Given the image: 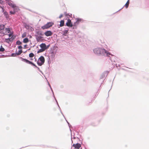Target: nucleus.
<instances>
[{
  "label": "nucleus",
  "instance_id": "nucleus-12",
  "mask_svg": "<svg viewBox=\"0 0 149 149\" xmlns=\"http://www.w3.org/2000/svg\"><path fill=\"white\" fill-rule=\"evenodd\" d=\"M36 38V40L38 42L40 41L42 38V37L40 36H37Z\"/></svg>",
  "mask_w": 149,
  "mask_h": 149
},
{
  "label": "nucleus",
  "instance_id": "nucleus-24",
  "mask_svg": "<svg viewBox=\"0 0 149 149\" xmlns=\"http://www.w3.org/2000/svg\"><path fill=\"white\" fill-rule=\"evenodd\" d=\"M22 44V42L19 40H18L16 42V44L18 45H20Z\"/></svg>",
  "mask_w": 149,
  "mask_h": 149
},
{
  "label": "nucleus",
  "instance_id": "nucleus-1",
  "mask_svg": "<svg viewBox=\"0 0 149 149\" xmlns=\"http://www.w3.org/2000/svg\"><path fill=\"white\" fill-rule=\"evenodd\" d=\"M94 53L98 55H105L106 54L107 56H108L111 54L108 52L104 49L99 48H97L93 50Z\"/></svg>",
  "mask_w": 149,
  "mask_h": 149
},
{
  "label": "nucleus",
  "instance_id": "nucleus-9",
  "mask_svg": "<svg viewBox=\"0 0 149 149\" xmlns=\"http://www.w3.org/2000/svg\"><path fill=\"white\" fill-rule=\"evenodd\" d=\"M22 52V50H19L17 53L15 54L13 53L12 54V56H15L16 55H20Z\"/></svg>",
  "mask_w": 149,
  "mask_h": 149
},
{
  "label": "nucleus",
  "instance_id": "nucleus-5",
  "mask_svg": "<svg viewBox=\"0 0 149 149\" xmlns=\"http://www.w3.org/2000/svg\"><path fill=\"white\" fill-rule=\"evenodd\" d=\"M66 25L69 27H72L73 26V24L71 20L70 19H68L66 23Z\"/></svg>",
  "mask_w": 149,
  "mask_h": 149
},
{
  "label": "nucleus",
  "instance_id": "nucleus-14",
  "mask_svg": "<svg viewBox=\"0 0 149 149\" xmlns=\"http://www.w3.org/2000/svg\"><path fill=\"white\" fill-rule=\"evenodd\" d=\"M60 26L61 27L63 26L64 25V21L63 20H61L60 22Z\"/></svg>",
  "mask_w": 149,
  "mask_h": 149
},
{
  "label": "nucleus",
  "instance_id": "nucleus-29",
  "mask_svg": "<svg viewBox=\"0 0 149 149\" xmlns=\"http://www.w3.org/2000/svg\"><path fill=\"white\" fill-rule=\"evenodd\" d=\"M10 13L11 14H15V12L14 11H10Z\"/></svg>",
  "mask_w": 149,
  "mask_h": 149
},
{
  "label": "nucleus",
  "instance_id": "nucleus-7",
  "mask_svg": "<svg viewBox=\"0 0 149 149\" xmlns=\"http://www.w3.org/2000/svg\"><path fill=\"white\" fill-rule=\"evenodd\" d=\"M44 34L47 36H51L52 35V33L50 31H47L45 32Z\"/></svg>",
  "mask_w": 149,
  "mask_h": 149
},
{
  "label": "nucleus",
  "instance_id": "nucleus-3",
  "mask_svg": "<svg viewBox=\"0 0 149 149\" xmlns=\"http://www.w3.org/2000/svg\"><path fill=\"white\" fill-rule=\"evenodd\" d=\"M53 24L54 23L52 22H48L47 24L42 26L41 28L43 30L47 29L52 26Z\"/></svg>",
  "mask_w": 149,
  "mask_h": 149
},
{
  "label": "nucleus",
  "instance_id": "nucleus-30",
  "mask_svg": "<svg viewBox=\"0 0 149 149\" xmlns=\"http://www.w3.org/2000/svg\"><path fill=\"white\" fill-rule=\"evenodd\" d=\"M3 1L2 0H0V4H3Z\"/></svg>",
  "mask_w": 149,
  "mask_h": 149
},
{
  "label": "nucleus",
  "instance_id": "nucleus-23",
  "mask_svg": "<svg viewBox=\"0 0 149 149\" xmlns=\"http://www.w3.org/2000/svg\"><path fill=\"white\" fill-rule=\"evenodd\" d=\"M5 50V49H4L2 47V46H1V48H0V52H3Z\"/></svg>",
  "mask_w": 149,
  "mask_h": 149
},
{
  "label": "nucleus",
  "instance_id": "nucleus-33",
  "mask_svg": "<svg viewBox=\"0 0 149 149\" xmlns=\"http://www.w3.org/2000/svg\"><path fill=\"white\" fill-rule=\"evenodd\" d=\"M63 16V15H61L59 16V18H61Z\"/></svg>",
  "mask_w": 149,
  "mask_h": 149
},
{
  "label": "nucleus",
  "instance_id": "nucleus-4",
  "mask_svg": "<svg viewBox=\"0 0 149 149\" xmlns=\"http://www.w3.org/2000/svg\"><path fill=\"white\" fill-rule=\"evenodd\" d=\"M21 59H22V61L25 62L26 63H28L29 64H31V65H33V66H35V67H36V68H38V67L34 63H33V62H31V61H29L28 60H27L26 59L24 58H21Z\"/></svg>",
  "mask_w": 149,
  "mask_h": 149
},
{
  "label": "nucleus",
  "instance_id": "nucleus-21",
  "mask_svg": "<svg viewBox=\"0 0 149 149\" xmlns=\"http://www.w3.org/2000/svg\"><path fill=\"white\" fill-rule=\"evenodd\" d=\"M29 56L30 57L32 58L34 56V54L33 53H31L30 54H29Z\"/></svg>",
  "mask_w": 149,
  "mask_h": 149
},
{
  "label": "nucleus",
  "instance_id": "nucleus-19",
  "mask_svg": "<svg viewBox=\"0 0 149 149\" xmlns=\"http://www.w3.org/2000/svg\"><path fill=\"white\" fill-rule=\"evenodd\" d=\"M36 33L39 35L40 36H42L43 35V34H42V32L40 31H38L36 32Z\"/></svg>",
  "mask_w": 149,
  "mask_h": 149
},
{
  "label": "nucleus",
  "instance_id": "nucleus-34",
  "mask_svg": "<svg viewBox=\"0 0 149 149\" xmlns=\"http://www.w3.org/2000/svg\"><path fill=\"white\" fill-rule=\"evenodd\" d=\"M26 46H27L26 45H24V47L25 48L26 47Z\"/></svg>",
  "mask_w": 149,
  "mask_h": 149
},
{
  "label": "nucleus",
  "instance_id": "nucleus-25",
  "mask_svg": "<svg viewBox=\"0 0 149 149\" xmlns=\"http://www.w3.org/2000/svg\"><path fill=\"white\" fill-rule=\"evenodd\" d=\"M45 51L43 49H39L38 51V53H39L41 52H42L43 51Z\"/></svg>",
  "mask_w": 149,
  "mask_h": 149
},
{
  "label": "nucleus",
  "instance_id": "nucleus-15",
  "mask_svg": "<svg viewBox=\"0 0 149 149\" xmlns=\"http://www.w3.org/2000/svg\"><path fill=\"white\" fill-rule=\"evenodd\" d=\"M129 2L130 0H128L127 1L126 3V4H125V7L126 8H127L128 7L129 4Z\"/></svg>",
  "mask_w": 149,
  "mask_h": 149
},
{
  "label": "nucleus",
  "instance_id": "nucleus-27",
  "mask_svg": "<svg viewBox=\"0 0 149 149\" xmlns=\"http://www.w3.org/2000/svg\"><path fill=\"white\" fill-rule=\"evenodd\" d=\"M26 33H24L22 35V38H24L26 37Z\"/></svg>",
  "mask_w": 149,
  "mask_h": 149
},
{
  "label": "nucleus",
  "instance_id": "nucleus-22",
  "mask_svg": "<svg viewBox=\"0 0 149 149\" xmlns=\"http://www.w3.org/2000/svg\"><path fill=\"white\" fill-rule=\"evenodd\" d=\"M68 31V30H65L63 31V35H65V34L67 33Z\"/></svg>",
  "mask_w": 149,
  "mask_h": 149
},
{
  "label": "nucleus",
  "instance_id": "nucleus-35",
  "mask_svg": "<svg viewBox=\"0 0 149 149\" xmlns=\"http://www.w3.org/2000/svg\"><path fill=\"white\" fill-rule=\"evenodd\" d=\"M30 60H32V58H31V59H30Z\"/></svg>",
  "mask_w": 149,
  "mask_h": 149
},
{
  "label": "nucleus",
  "instance_id": "nucleus-28",
  "mask_svg": "<svg viewBox=\"0 0 149 149\" xmlns=\"http://www.w3.org/2000/svg\"><path fill=\"white\" fill-rule=\"evenodd\" d=\"M0 7L1 8V9H2V12H3V13L5 11V9H4V8H3V7H1V6H0Z\"/></svg>",
  "mask_w": 149,
  "mask_h": 149
},
{
  "label": "nucleus",
  "instance_id": "nucleus-31",
  "mask_svg": "<svg viewBox=\"0 0 149 149\" xmlns=\"http://www.w3.org/2000/svg\"><path fill=\"white\" fill-rule=\"evenodd\" d=\"M8 35L9 36V38H10L11 37H12V34H9Z\"/></svg>",
  "mask_w": 149,
  "mask_h": 149
},
{
  "label": "nucleus",
  "instance_id": "nucleus-17",
  "mask_svg": "<svg viewBox=\"0 0 149 149\" xmlns=\"http://www.w3.org/2000/svg\"><path fill=\"white\" fill-rule=\"evenodd\" d=\"M4 25L3 24L0 25V31L3 30L4 28Z\"/></svg>",
  "mask_w": 149,
  "mask_h": 149
},
{
  "label": "nucleus",
  "instance_id": "nucleus-10",
  "mask_svg": "<svg viewBox=\"0 0 149 149\" xmlns=\"http://www.w3.org/2000/svg\"><path fill=\"white\" fill-rule=\"evenodd\" d=\"M40 46L42 49L44 50L46 49V45L45 43H42L41 44Z\"/></svg>",
  "mask_w": 149,
  "mask_h": 149
},
{
  "label": "nucleus",
  "instance_id": "nucleus-32",
  "mask_svg": "<svg viewBox=\"0 0 149 149\" xmlns=\"http://www.w3.org/2000/svg\"><path fill=\"white\" fill-rule=\"evenodd\" d=\"M22 47L21 46H19L18 47V48L20 49H22Z\"/></svg>",
  "mask_w": 149,
  "mask_h": 149
},
{
  "label": "nucleus",
  "instance_id": "nucleus-36",
  "mask_svg": "<svg viewBox=\"0 0 149 149\" xmlns=\"http://www.w3.org/2000/svg\"><path fill=\"white\" fill-rule=\"evenodd\" d=\"M30 37H31V36H30Z\"/></svg>",
  "mask_w": 149,
  "mask_h": 149
},
{
  "label": "nucleus",
  "instance_id": "nucleus-16",
  "mask_svg": "<svg viewBox=\"0 0 149 149\" xmlns=\"http://www.w3.org/2000/svg\"><path fill=\"white\" fill-rule=\"evenodd\" d=\"M8 4L9 6L12 7L13 8H15V6L11 2H8Z\"/></svg>",
  "mask_w": 149,
  "mask_h": 149
},
{
  "label": "nucleus",
  "instance_id": "nucleus-13",
  "mask_svg": "<svg viewBox=\"0 0 149 149\" xmlns=\"http://www.w3.org/2000/svg\"><path fill=\"white\" fill-rule=\"evenodd\" d=\"M12 37L10 38H8L6 39H5V41L8 43H9L10 42V41L11 40Z\"/></svg>",
  "mask_w": 149,
  "mask_h": 149
},
{
  "label": "nucleus",
  "instance_id": "nucleus-6",
  "mask_svg": "<svg viewBox=\"0 0 149 149\" xmlns=\"http://www.w3.org/2000/svg\"><path fill=\"white\" fill-rule=\"evenodd\" d=\"M81 147V145L79 143L74 144L72 146V148H74V149H79Z\"/></svg>",
  "mask_w": 149,
  "mask_h": 149
},
{
  "label": "nucleus",
  "instance_id": "nucleus-18",
  "mask_svg": "<svg viewBox=\"0 0 149 149\" xmlns=\"http://www.w3.org/2000/svg\"><path fill=\"white\" fill-rule=\"evenodd\" d=\"M29 42V39L27 38H25L23 40V42L24 43H26Z\"/></svg>",
  "mask_w": 149,
  "mask_h": 149
},
{
  "label": "nucleus",
  "instance_id": "nucleus-11",
  "mask_svg": "<svg viewBox=\"0 0 149 149\" xmlns=\"http://www.w3.org/2000/svg\"><path fill=\"white\" fill-rule=\"evenodd\" d=\"M64 15L65 16L67 17V18H69L70 17H71L72 14H70L67 13V12H65L64 13Z\"/></svg>",
  "mask_w": 149,
  "mask_h": 149
},
{
  "label": "nucleus",
  "instance_id": "nucleus-8",
  "mask_svg": "<svg viewBox=\"0 0 149 149\" xmlns=\"http://www.w3.org/2000/svg\"><path fill=\"white\" fill-rule=\"evenodd\" d=\"M77 21L76 22L74 23V25H78L79 23H80L81 22H82L83 21V20L79 18H78L76 19Z\"/></svg>",
  "mask_w": 149,
  "mask_h": 149
},
{
  "label": "nucleus",
  "instance_id": "nucleus-2",
  "mask_svg": "<svg viewBox=\"0 0 149 149\" xmlns=\"http://www.w3.org/2000/svg\"><path fill=\"white\" fill-rule=\"evenodd\" d=\"M45 62V59L43 56H41L38 59L37 64L38 65L41 66Z\"/></svg>",
  "mask_w": 149,
  "mask_h": 149
},
{
  "label": "nucleus",
  "instance_id": "nucleus-26",
  "mask_svg": "<svg viewBox=\"0 0 149 149\" xmlns=\"http://www.w3.org/2000/svg\"><path fill=\"white\" fill-rule=\"evenodd\" d=\"M6 30L7 32L8 33H10V30L9 28H6Z\"/></svg>",
  "mask_w": 149,
  "mask_h": 149
},
{
  "label": "nucleus",
  "instance_id": "nucleus-20",
  "mask_svg": "<svg viewBox=\"0 0 149 149\" xmlns=\"http://www.w3.org/2000/svg\"><path fill=\"white\" fill-rule=\"evenodd\" d=\"M3 14L4 16H5L6 18H8V13L6 11L4 12H3Z\"/></svg>",
  "mask_w": 149,
  "mask_h": 149
}]
</instances>
